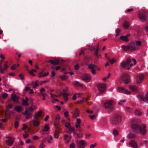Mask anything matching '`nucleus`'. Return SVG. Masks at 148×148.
Segmentation results:
<instances>
[{"label": "nucleus", "mask_w": 148, "mask_h": 148, "mask_svg": "<svg viewBox=\"0 0 148 148\" xmlns=\"http://www.w3.org/2000/svg\"><path fill=\"white\" fill-rule=\"evenodd\" d=\"M141 42L138 40L136 41V42H131L129 44L130 50L131 51H134L139 49V47L141 46Z\"/></svg>", "instance_id": "obj_1"}, {"label": "nucleus", "mask_w": 148, "mask_h": 148, "mask_svg": "<svg viewBox=\"0 0 148 148\" xmlns=\"http://www.w3.org/2000/svg\"><path fill=\"white\" fill-rule=\"evenodd\" d=\"M147 12L144 10H140L138 14V16L139 19L142 21H144L146 20L147 17Z\"/></svg>", "instance_id": "obj_2"}, {"label": "nucleus", "mask_w": 148, "mask_h": 148, "mask_svg": "<svg viewBox=\"0 0 148 148\" xmlns=\"http://www.w3.org/2000/svg\"><path fill=\"white\" fill-rule=\"evenodd\" d=\"M113 103V100H109L104 103L103 106L106 109L108 110V111L110 112L114 110V107L112 106Z\"/></svg>", "instance_id": "obj_3"}, {"label": "nucleus", "mask_w": 148, "mask_h": 148, "mask_svg": "<svg viewBox=\"0 0 148 148\" xmlns=\"http://www.w3.org/2000/svg\"><path fill=\"white\" fill-rule=\"evenodd\" d=\"M122 119V116L121 115L116 114H114L111 119L112 123L116 124H118L120 123Z\"/></svg>", "instance_id": "obj_4"}, {"label": "nucleus", "mask_w": 148, "mask_h": 148, "mask_svg": "<svg viewBox=\"0 0 148 148\" xmlns=\"http://www.w3.org/2000/svg\"><path fill=\"white\" fill-rule=\"evenodd\" d=\"M146 125L145 124H142L140 125V127L139 128V131L138 133H140L142 135L145 134L146 133Z\"/></svg>", "instance_id": "obj_5"}, {"label": "nucleus", "mask_w": 148, "mask_h": 148, "mask_svg": "<svg viewBox=\"0 0 148 148\" xmlns=\"http://www.w3.org/2000/svg\"><path fill=\"white\" fill-rule=\"evenodd\" d=\"M140 127V125L136 123H133L131 125V128L132 130L134 132L138 133L139 128Z\"/></svg>", "instance_id": "obj_6"}, {"label": "nucleus", "mask_w": 148, "mask_h": 148, "mask_svg": "<svg viewBox=\"0 0 148 148\" xmlns=\"http://www.w3.org/2000/svg\"><path fill=\"white\" fill-rule=\"evenodd\" d=\"M97 87L99 92L100 93L103 92L106 89V85L104 83L99 84Z\"/></svg>", "instance_id": "obj_7"}, {"label": "nucleus", "mask_w": 148, "mask_h": 148, "mask_svg": "<svg viewBox=\"0 0 148 148\" xmlns=\"http://www.w3.org/2000/svg\"><path fill=\"white\" fill-rule=\"evenodd\" d=\"M122 79L124 82L125 84H127L130 82V78L129 75L127 74H124L122 75Z\"/></svg>", "instance_id": "obj_8"}, {"label": "nucleus", "mask_w": 148, "mask_h": 148, "mask_svg": "<svg viewBox=\"0 0 148 148\" xmlns=\"http://www.w3.org/2000/svg\"><path fill=\"white\" fill-rule=\"evenodd\" d=\"M131 60L130 58H128L126 62H122L121 64V66L123 68H125L130 63Z\"/></svg>", "instance_id": "obj_9"}, {"label": "nucleus", "mask_w": 148, "mask_h": 148, "mask_svg": "<svg viewBox=\"0 0 148 148\" xmlns=\"http://www.w3.org/2000/svg\"><path fill=\"white\" fill-rule=\"evenodd\" d=\"M82 79L83 80L86 82H89L91 79V77L88 74H85L82 77Z\"/></svg>", "instance_id": "obj_10"}, {"label": "nucleus", "mask_w": 148, "mask_h": 148, "mask_svg": "<svg viewBox=\"0 0 148 148\" xmlns=\"http://www.w3.org/2000/svg\"><path fill=\"white\" fill-rule=\"evenodd\" d=\"M144 76L143 75H140L137 77L136 79V82L137 84L141 83L144 80Z\"/></svg>", "instance_id": "obj_11"}, {"label": "nucleus", "mask_w": 148, "mask_h": 148, "mask_svg": "<svg viewBox=\"0 0 148 148\" xmlns=\"http://www.w3.org/2000/svg\"><path fill=\"white\" fill-rule=\"evenodd\" d=\"M138 97L140 100L141 99L145 102L148 103V93L145 95L144 98L141 95H138Z\"/></svg>", "instance_id": "obj_12"}, {"label": "nucleus", "mask_w": 148, "mask_h": 148, "mask_svg": "<svg viewBox=\"0 0 148 148\" xmlns=\"http://www.w3.org/2000/svg\"><path fill=\"white\" fill-rule=\"evenodd\" d=\"M42 113V111H39L37 112L35 114L34 116V119L36 120H39V117H40Z\"/></svg>", "instance_id": "obj_13"}, {"label": "nucleus", "mask_w": 148, "mask_h": 148, "mask_svg": "<svg viewBox=\"0 0 148 148\" xmlns=\"http://www.w3.org/2000/svg\"><path fill=\"white\" fill-rule=\"evenodd\" d=\"M129 145L130 146L134 148H137L138 147L137 143L134 140H132L130 141Z\"/></svg>", "instance_id": "obj_14"}, {"label": "nucleus", "mask_w": 148, "mask_h": 148, "mask_svg": "<svg viewBox=\"0 0 148 148\" xmlns=\"http://www.w3.org/2000/svg\"><path fill=\"white\" fill-rule=\"evenodd\" d=\"M11 97L12 100L14 102H18L19 100L18 98L16 95H14V93H12L11 95Z\"/></svg>", "instance_id": "obj_15"}, {"label": "nucleus", "mask_w": 148, "mask_h": 148, "mask_svg": "<svg viewBox=\"0 0 148 148\" xmlns=\"http://www.w3.org/2000/svg\"><path fill=\"white\" fill-rule=\"evenodd\" d=\"M9 67V66L5 64H4V68L3 69L2 68V67L0 65V72L1 73H4V71L6 70Z\"/></svg>", "instance_id": "obj_16"}, {"label": "nucleus", "mask_w": 148, "mask_h": 148, "mask_svg": "<svg viewBox=\"0 0 148 148\" xmlns=\"http://www.w3.org/2000/svg\"><path fill=\"white\" fill-rule=\"evenodd\" d=\"M79 111L78 109L76 108L75 109L73 114V117L75 118L79 116Z\"/></svg>", "instance_id": "obj_17"}, {"label": "nucleus", "mask_w": 148, "mask_h": 148, "mask_svg": "<svg viewBox=\"0 0 148 148\" xmlns=\"http://www.w3.org/2000/svg\"><path fill=\"white\" fill-rule=\"evenodd\" d=\"M130 90L133 92H137L138 90V88L135 85L130 86H129Z\"/></svg>", "instance_id": "obj_18"}, {"label": "nucleus", "mask_w": 148, "mask_h": 148, "mask_svg": "<svg viewBox=\"0 0 148 148\" xmlns=\"http://www.w3.org/2000/svg\"><path fill=\"white\" fill-rule=\"evenodd\" d=\"M59 60L58 59L54 60H50L48 62L50 63L51 64L54 65H58L59 64Z\"/></svg>", "instance_id": "obj_19"}, {"label": "nucleus", "mask_w": 148, "mask_h": 148, "mask_svg": "<svg viewBox=\"0 0 148 148\" xmlns=\"http://www.w3.org/2000/svg\"><path fill=\"white\" fill-rule=\"evenodd\" d=\"M60 116L58 115H57L56 116V119L54 121V125H58L59 123Z\"/></svg>", "instance_id": "obj_20"}, {"label": "nucleus", "mask_w": 148, "mask_h": 148, "mask_svg": "<svg viewBox=\"0 0 148 148\" xmlns=\"http://www.w3.org/2000/svg\"><path fill=\"white\" fill-rule=\"evenodd\" d=\"M88 66L89 69L94 68L98 70H99V67L95 64H90L88 65Z\"/></svg>", "instance_id": "obj_21"}, {"label": "nucleus", "mask_w": 148, "mask_h": 148, "mask_svg": "<svg viewBox=\"0 0 148 148\" xmlns=\"http://www.w3.org/2000/svg\"><path fill=\"white\" fill-rule=\"evenodd\" d=\"M14 141L13 139H8L5 141L6 144L9 146L12 145L13 144Z\"/></svg>", "instance_id": "obj_22"}, {"label": "nucleus", "mask_w": 148, "mask_h": 148, "mask_svg": "<svg viewBox=\"0 0 148 148\" xmlns=\"http://www.w3.org/2000/svg\"><path fill=\"white\" fill-rule=\"evenodd\" d=\"M45 91V89L44 88H42L40 90V93L39 94V95L40 96H42L43 97H44L45 96H46V94L44 92Z\"/></svg>", "instance_id": "obj_23"}, {"label": "nucleus", "mask_w": 148, "mask_h": 148, "mask_svg": "<svg viewBox=\"0 0 148 148\" xmlns=\"http://www.w3.org/2000/svg\"><path fill=\"white\" fill-rule=\"evenodd\" d=\"M39 120H36L34 119L33 120V125L34 126L38 127L39 125L40 122L38 121Z\"/></svg>", "instance_id": "obj_24"}, {"label": "nucleus", "mask_w": 148, "mask_h": 148, "mask_svg": "<svg viewBox=\"0 0 148 148\" xmlns=\"http://www.w3.org/2000/svg\"><path fill=\"white\" fill-rule=\"evenodd\" d=\"M64 137V139L65 140V143H68L69 141V140L71 138V137L66 134L65 135Z\"/></svg>", "instance_id": "obj_25"}, {"label": "nucleus", "mask_w": 148, "mask_h": 148, "mask_svg": "<svg viewBox=\"0 0 148 148\" xmlns=\"http://www.w3.org/2000/svg\"><path fill=\"white\" fill-rule=\"evenodd\" d=\"M128 35L126 36H121L120 37V39L123 41H128Z\"/></svg>", "instance_id": "obj_26"}, {"label": "nucleus", "mask_w": 148, "mask_h": 148, "mask_svg": "<svg viewBox=\"0 0 148 148\" xmlns=\"http://www.w3.org/2000/svg\"><path fill=\"white\" fill-rule=\"evenodd\" d=\"M24 90L25 91H27L28 90V93L30 94H32L34 93L33 90L30 89L29 87H26Z\"/></svg>", "instance_id": "obj_27"}, {"label": "nucleus", "mask_w": 148, "mask_h": 148, "mask_svg": "<svg viewBox=\"0 0 148 148\" xmlns=\"http://www.w3.org/2000/svg\"><path fill=\"white\" fill-rule=\"evenodd\" d=\"M121 48L125 51H127L128 50H130V48L129 45H122L121 47Z\"/></svg>", "instance_id": "obj_28"}, {"label": "nucleus", "mask_w": 148, "mask_h": 148, "mask_svg": "<svg viewBox=\"0 0 148 148\" xmlns=\"http://www.w3.org/2000/svg\"><path fill=\"white\" fill-rule=\"evenodd\" d=\"M68 129H69V132H67V133L69 134L72 133H75V128L74 127L71 126Z\"/></svg>", "instance_id": "obj_29"}, {"label": "nucleus", "mask_w": 148, "mask_h": 148, "mask_svg": "<svg viewBox=\"0 0 148 148\" xmlns=\"http://www.w3.org/2000/svg\"><path fill=\"white\" fill-rule=\"evenodd\" d=\"M123 26L125 28L127 29L130 26L129 22L127 21H125L123 24Z\"/></svg>", "instance_id": "obj_30"}, {"label": "nucleus", "mask_w": 148, "mask_h": 148, "mask_svg": "<svg viewBox=\"0 0 148 148\" xmlns=\"http://www.w3.org/2000/svg\"><path fill=\"white\" fill-rule=\"evenodd\" d=\"M22 109L21 106H15L14 108V109L18 112H20Z\"/></svg>", "instance_id": "obj_31"}, {"label": "nucleus", "mask_w": 148, "mask_h": 148, "mask_svg": "<svg viewBox=\"0 0 148 148\" xmlns=\"http://www.w3.org/2000/svg\"><path fill=\"white\" fill-rule=\"evenodd\" d=\"M60 77L62 81L66 80L68 78L67 77L64 75H60Z\"/></svg>", "instance_id": "obj_32"}, {"label": "nucleus", "mask_w": 148, "mask_h": 148, "mask_svg": "<svg viewBox=\"0 0 148 148\" xmlns=\"http://www.w3.org/2000/svg\"><path fill=\"white\" fill-rule=\"evenodd\" d=\"M74 85L77 87H80L83 86V84H82L80 83L79 82L77 81H75L73 83Z\"/></svg>", "instance_id": "obj_33"}, {"label": "nucleus", "mask_w": 148, "mask_h": 148, "mask_svg": "<svg viewBox=\"0 0 148 148\" xmlns=\"http://www.w3.org/2000/svg\"><path fill=\"white\" fill-rule=\"evenodd\" d=\"M87 99L85 98H84L82 100H80L79 101H78L76 102V104H81L84 103V102H85L86 101Z\"/></svg>", "instance_id": "obj_34"}, {"label": "nucleus", "mask_w": 148, "mask_h": 148, "mask_svg": "<svg viewBox=\"0 0 148 148\" xmlns=\"http://www.w3.org/2000/svg\"><path fill=\"white\" fill-rule=\"evenodd\" d=\"M23 106H27L29 105V104L28 102L27 101H25V99H23V102L22 103Z\"/></svg>", "instance_id": "obj_35"}, {"label": "nucleus", "mask_w": 148, "mask_h": 148, "mask_svg": "<svg viewBox=\"0 0 148 148\" xmlns=\"http://www.w3.org/2000/svg\"><path fill=\"white\" fill-rule=\"evenodd\" d=\"M116 34L115 36L116 37L119 36L121 34V32L120 29H117L116 30Z\"/></svg>", "instance_id": "obj_36"}, {"label": "nucleus", "mask_w": 148, "mask_h": 148, "mask_svg": "<svg viewBox=\"0 0 148 148\" xmlns=\"http://www.w3.org/2000/svg\"><path fill=\"white\" fill-rule=\"evenodd\" d=\"M34 108H33L32 106H30L27 109L29 112H32L37 108L35 106H34Z\"/></svg>", "instance_id": "obj_37"}, {"label": "nucleus", "mask_w": 148, "mask_h": 148, "mask_svg": "<svg viewBox=\"0 0 148 148\" xmlns=\"http://www.w3.org/2000/svg\"><path fill=\"white\" fill-rule=\"evenodd\" d=\"M69 94L66 93H64L63 95V97L64 100L65 101H66L68 99V96Z\"/></svg>", "instance_id": "obj_38"}, {"label": "nucleus", "mask_w": 148, "mask_h": 148, "mask_svg": "<svg viewBox=\"0 0 148 148\" xmlns=\"http://www.w3.org/2000/svg\"><path fill=\"white\" fill-rule=\"evenodd\" d=\"M125 111L127 112H130L132 110V109L129 107H126L125 108Z\"/></svg>", "instance_id": "obj_39"}, {"label": "nucleus", "mask_w": 148, "mask_h": 148, "mask_svg": "<svg viewBox=\"0 0 148 148\" xmlns=\"http://www.w3.org/2000/svg\"><path fill=\"white\" fill-rule=\"evenodd\" d=\"M135 113L136 114L138 115H140L142 114V113L140 110H136L135 111Z\"/></svg>", "instance_id": "obj_40"}, {"label": "nucleus", "mask_w": 148, "mask_h": 148, "mask_svg": "<svg viewBox=\"0 0 148 148\" xmlns=\"http://www.w3.org/2000/svg\"><path fill=\"white\" fill-rule=\"evenodd\" d=\"M49 129V126L48 125H45L44 127V129L43 130H42V132L45 131L47 132V131Z\"/></svg>", "instance_id": "obj_41"}, {"label": "nucleus", "mask_w": 148, "mask_h": 148, "mask_svg": "<svg viewBox=\"0 0 148 148\" xmlns=\"http://www.w3.org/2000/svg\"><path fill=\"white\" fill-rule=\"evenodd\" d=\"M140 144L142 145H148V142L147 140H144L141 142Z\"/></svg>", "instance_id": "obj_42"}, {"label": "nucleus", "mask_w": 148, "mask_h": 148, "mask_svg": "<svg viewBox=\"0 0 148 148\" xmlns=\"http://www.w3.org/2000/svg\"><path fill=\"white\" fill-rule=\"evenodd\" d=\"M128 137L130 138H133L136 137V135L134 134H130L128 135Z\"/></svg>", "instance_id": "obj_43"}, {"label": "nucleus", "mask_w": 148, "mask_h": 148, "mask_svg": "<svg viewBox=\"0 0 148 148\" xmlns=\"http://www.w3.org/2000/svg\"><path fill=\"white\" fill-rule=\"evenodd\" d=\"M126 101V100L125 99L121 100L119 102V104L121 105H122L123 103H125Z\"/></svg>", "instance_id": "obj_44"}, {"label": "nucleus", "mask_w": 148, "mask_h": 148, "mask_svg": "<svg viewBox=\"0 0 148 148\" xmlns=\"http://www.w3.org/2000/svg\"><path fill=\"white\" fill-rule=\"evenodd\" d=\"M29 134L26 131L25 132V134H23V136L25 138H26L28 136Z\"/></svg>", "instance_id": "obj_45"}, {"label": "nucleus", "mask_w": 148, "mask_h": 148, "mask_svg": "<svg viewBox=\"0 0 148 148\" xmlns=\"http://www.w3.org/2000/svg\"><path fill=\"white\" fill-rule=\"evenodd\" d=\"M124 88L123 87L119 88H118V91L120 92H122L124 91Z\"/></svg>", "instance_id": "obj_46"}, {"label": "nucleus", "mask_w": 148, "mask_h": 148, "mask_svg": "<svg viewBox=\"0 0 148 148\" xmlns=\"http://www.w3.org/2000/svg\"><path fill=\"white\" fill-rule=\"evenodd\" d=\"M37 71L36 70L32 69L30 71L29 73L31 75L33 76L35 75L33 74V73L36 72Z\"/></svg>", "instance_id": "obj_47"}, {"label": "nucleus", "mask_w": 148, "mask_h": 148, "mask_svg": "<svg viewBox=\"0 0 148 148\" xmlns=\"http://www.w3.org/2000/svg\"><path fill=\"white\" fill-rule=\"evenodd\" d=\"M118 132L116 130H114L113 132V135L116 136L118 134Z\"/></svg>", "instance_id": "obj_48"}, {"label": "nucleus", "mask_w": 148, "mask_h": 148, "mask_svg": "<svg viewBox=\"0 0 148 148\" xmlns=\"http://www.w3.org/2000/svg\"><path fill=\"white\" fill-rule=\"evenodd\" d=\"M65 126L67 127V128H68L69 127H70L71 126V124L68 122H65Z\"/></svg>", "instance_id": "obj_49"}, {"label": "nucleus", "mask_w": 148, "mask_h": 148, "mask_svg": "<svg viewBox=\"0 0 148 148\" xmlns=\"http://www.w3.org/2000/svg\"><path fill=\"white\" fill-rule=\"evenodd\" d=\"M13 107V105L10 104L8 105L7 107L6 110H8L9 109Z\"/></svg>", "instance_id": "obj_50"}, {"label": "nucleus", "mask_w": 148, "mask_h": 148, "mask_svg": "<svg viewBox=\"0 0 148 148\" xmlns=\"http://www.w3.org/2000/svg\"><path fill=\"white\" fill-rule=\"evenodd\" d=\"M55 126L56 129L55 130V132H59V130H60V128L57 125H55Z\"/></svg>", "instance_id": "obj_51"}, {"label": "nucleus", "mask_w": 148, "mask_h": 148, "mask_svg": "<svg viewBox=\"0 0 148 148\" xmlns=\"http://www.w3.org/2000/svg\"><path fill=\"white\" fill-rule=\"evenodd\" d=\"M32 116V114L30 113H28L25 116V118L27 119H29Z\"/></svg>", "instance_id": "obj_52"}, {"label": "nucleus", "mask_w": 148, "mask_h": 148, "mask_svg": "<svg viewBox=\"0 0 148 148\" xmlns=\"http://www.w3.org/2000/svg\"><path fill=\"white\" fill-rule=\"evenodd\" d=\"M8 94L6 93H4L2 95V97L3 98H5L7 97H8Z\"/></svg>", "instance_id": "obj_53"}, {"label": "nucleus", "mask_w": 148, "mask_h": 148, "mask_svg": "<svg viewBox=\"0 0 148 148\" xmlns=\"http://www.w3.org/2000/svg\"><path fill=\"white\" fill-rule=\"evenodd\" d=\"M85 144L84 140H82L79 141V144L81 146H83Z\"/></svg>", "instance_id": "obj_54"}, {"label": "nucleus", "mask_w": 148, "mask_h": 148, "mask_svg": "<svg viewBox=\"0 0 148 148\" xmlns=\"http://www.w3.org/2000/svg\"><path fill=\"white\" fill-rule=\"evenodd\" d=\"M27 127V125L25 124L23 125V127L22 128V130L23 131L25 130Z\"/></svg>", "instance_id": "obj_55"}, {"label": "nucleus", "mask_w": 148, "mask_h": 148, "mask_svg": "<svg viewBox=\"0 0 148 148\" xmlns=\"http://www.w3.org/2000/svg\"><path fill=\"white\" fill-rule=\"evenodd\" d=\"M124 93L125 94H126L127 95H129L130 94L131 92L130 91L128 90H125L124 91Z\"/></svg>", "instance_id": "obj_56"}, {"label": "nucleus", "mask_w": 148, "mask_h": 148, "mask_svg": "<svg viewBox=\"0 0 148 148\" xmlns=\"http://www.w3.org/2000/svg\"><path fill=\"white\" fill-rule=\"evenodd\" d=\"M37 81H36L35 83L34 86H33V88H35L37 86L39 85V84L38 83Z\"/></svg>", "instance_id": "obj_57"}, {"label": "nucleus", "mask_w": 148, "mask_h": 148, "mask_svg": "<svg viewBox=\"0 0 148 148\" xmlns=\"http://www.w3.org/2000/svg\"><path fill=\"white\" fill-rule=\"evenodd\" d=\"M19 77H20V79L21 80H24V77L23 74H20L19 75Z\"/></svg>", "instance_id": "obj_58"}, {"label": "nucleus", "mask_w": 148, "mask_h": 148, "mask_svg": "<svg viewBox=\"0 0 148 148\" xmlns=\"http://www.w3.org/2000/svg\"><path fill=\"white\" fill-rule=\"evenodd\" d=\"M16 65L14 64L13 65V66L11 67V69L12 70L15 69L16 68Z\"/></svg>", "instance_id": "obj_59"}, {"label": "nucleus", "mask_w": 148, "mask_h": 148, "mask_svg": "<svg viewBox=\"0 0 148 148\" xmlns=\"http://www.w3.org/2000/svg\"><path fill=\"white\" fill-rule=\"evenodd\" d=\"M43 71H42V72H40L39 74L38 75V77H39L40 78L42 77H43Z\"/></svg>", "instance_id": "obj_60"}, {"label": "nucleus", "mask_w": 148, "mask_h": 148, "mask_svg": "<svg viewBox=\"0 0 148 148\" xmlns=\"http://www.w3.org/2000/svg\"><path fill=\"white\" fill-rule=\"evenodd\" d=\"M14 127L15 128H17L18 125V122L17 121H16L14 123Z\"/></svg>", "instance_id": "obj_61"}, {"label": "nucleus", "mask_w": 148, "mask_h": 148, "mask_svg": "<svg viewBox=\"0 0 148 148\" xmlns=\"http://www.w3.org/2000/svg\"><path fill=\"white\" fill-rule=\"evenodd\" d=\"M89 46L90 47L89 49L92 51L94 50L95 49V48L93 46H90V45H89Z\"/></svg>", "instance_id": "obj_62"}, {"label": "nucleus", "mask_w": 148, "mask_h": 148, "mask_svg": "<svg viewBox=\"0 0 148 148\" xmlns=\"http://www.w3.org/2000/svg\"><path fill=\"white\" fill-rule=\"evenodd\" d=\"M70 148H75V145L73 143H71L70 145Z\"/></svg>", "instance_id": "obj_63"}, {"label": "nucleus", "mask_w": 148, "mask_h": 148, "mask_svg": "<svg viewBox=\"0 0 148 148\" xmlns=\"http://www.w3.org/2000/svg\"><path fill=\"white\" fill-rule=\"evenodd\" d=\"M96 143H95L94 144H92L90 146V148H94L95 147L96 145Z\"/></svg>", "instance_id": "obj_64"}]
</instances>
